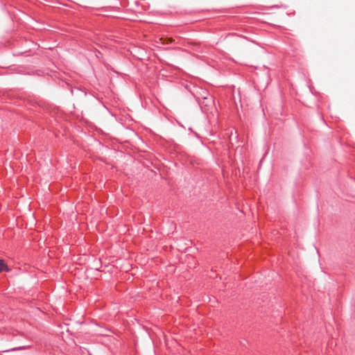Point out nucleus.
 <instances>
[{
    "label": "nucleus",
    "instance_id": "obj_1",
    "mask_svg": "<svg viewBox=\"0 0 355 355\" xmlns=\"http://www.w3.org/2000/svg\"><path fill=\"white\" fill-rule=\"evenodd\" d=\"M10 269L3 259H0V272L9 271Z\"/></svg>",
    "mask_w": 355,
    "mask_h": 355
},
{
    "label": "nucleus",
    "instance_id": "obj_2",
    "mask_svg": "<svg viewBox=\"0 0 355 355\" xmlns=\"http://www.w3.org/2000/svg\"><path fill=\"white\" fill-rule=\"evenodd\" d=\"M168 42H171L172 41L171 38L167 39Z\"/></svg>",
    "mask_w": 355,
    "mask_h": 355
}]
</instances>
